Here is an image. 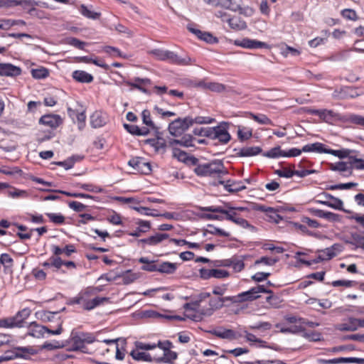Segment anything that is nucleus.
I'll return each instance as SVG.
<instances>
[{"label": "nucleus", "instance_id": "nucleus-1", "mask_svg": "<svg viewBox=\"0 0 364 364\" xmlns=\"http://www.w3.org/2000/svg\"><path fill=\"white\" fill-rule=\"evenodd\" d=\"M38 318L43 321H55L56 326L48 325L42 326L38 324L37 322L33 321L30 323L28 326L27 336H30L34 338H40L45 336V333L51 335H60L62 333L63 329V320L58 315V312H51L48 311H42L37 314Z\"/></svg>", "mask_w": 364, "mask_h": 364}, {"label": "nucleus", "instance_id": "nucleus-2", "mask_svg": "<svg viewBox=\"0 0 364 364\" xmlns=\"http://www.w3.org/2000/svg\"><path fill=\"white\" fill-rule=\"evenodd\" d=\"M101 291L100 287H88L82 290L76 296L70 299L68 304H79L85 311H91L106 302H108V297L97 296V294Z\"/></svg>", "mask_w": 364, "mask_h": 364}, {"label": "nucleus", "instance_id": "nucleus-3", "mask_svg": "<svg viewBox=\"0 0 364 364\" xmlns=\"http://www.w3.org/2000/svg\"><path fill=\"white\" fill-rule=\"evenodd\" d=\"M214 121L215 119L210 117L198 116L193 118L188 116L183 119L179 117L169 124L168 131L171 135L177 136L188 130L193 124H211Z\"/></svg>", "mask_w": 364, "mask_h": 364}, {"label": "nucleus", "instance_id": "nucleus-4", "mask_svg": "<svg viewBox=\"0 0 364 364\" xmlns=\"http://www.w3.org/2000/svg\"><path fill=\"white\" fill-rule=\"evenodd\" d=\"M196 174L200 177H212L220 178L222 176L228 173L223 163L215 160L210 163L198 164L194 169Z\"/></svg>", "mask_w": 364, "mask_h": 364}, {"label": "nucleus", "instance_id": "nucleus-5", "mask_svg": "<svg viewBox=\"0 0 364 364\" xmlns=\"http://www.w3.org/2000/svg\"><path fill=\"white\" fill-rule=\"evenodd\" d=\"M149 53L159 60H168L171 63L178 65H188L191 64V58L190 57L186 56L182 58L170 50L154 49L149 51Z\"/></svg>", "mask_w": 364, "mask_h": 364}, {"label": "nucleus", "instance_id": "nucleus-6", "mask_svg": "<svg viewBox=\"0 0 364 364\" xmlns=\"http://www.w3.org/2000/svg\"><path fill=\"white\" fill-rule=\"evenodd\" d=\"M260 293H272V291L268 289L265 285H257L250 290L243 291L237 295L238 303L245 301H252L260 297Z\"/></svg>", "mask_w": 364, "mask_h": 364}, {"label": "nucleus", "instance_id": "nucleus-7", "mask_svg": "<svg viewBox=\"0 0 364 364\" xmlns=\"http://www.w3.org/2000/svg\"><path fill=\"white\" fill-rule=\"evenodd\" d=\"M200 210H201L202 211H207L225 215V219L232 222L233 221V220H235L236 218L240 216L238 213L235 210V208L230 206L229 203H226L225 205V208L221 206H208L200 208Z\"/></svg>", "mask_w": 364, "mask_h": 364}, {"label": "nucleus", "instance_id": "nucleus-8", "mask_svg": "<svg viewBox=\"0 0 364 364\" xmlns=\"http://www.w3.org/2000/svg\"><path fill=\"white\" fill-rule=\"evenodd\" d=\"M169 237L167 233L157 232L155 235L149 236L146 238L137 240L136 241V245L141 248L145 249L146 246H156L161 244L164 240Z\"/></svg>", "mask_w": 364, "mask_h": 364}, {"label": "nucleus", "instance_id": "nucleus-9", "mask_svg": "<svg viewBox=\"0 0 364 364\" xmlns=\"http://www.w3.org/2000/svg\"><path fill=\"white\" fill-rule=\"evenodd\" d=\"M128 165L142 174H149L151 171V164L142 157H133L128 161Z\"/></svg>", "mask_w": 364, "mask_h": 364}, {"label": "nucleus", "instance_id": "nucleus-10", "mask_svg": "<svg viewBox=\"0 0 364 364\" xmlns=\"http://www.w3.org/2000/svg\"><path fill=\"white\" fill-rule=\"evenodd\" d=\"M200 277L203 279H209L212 277L216 279L226 278L230 276V273L225 269H205L201 268L199 270Z\"/></svg>", "mask_w": 364, "mask_h": 364}, {"label": "nucleus", "instance_id": "nucleus-11", "mask_svg": "<svg viewBox=\"0 0 364 364\" xmlns=\"http://www.w3.org/2000/svg\"><path fill=\"white\" fill-rule=\"evenodd\" d=\"M31 314V310L29 308H24L18 311L14 316H10L11 327H23L26 320L29 317Z\"/></svg>", "mask_w": 364, "mask_h": 364}, {"label": "nucleus", "instance_id": "nucleus-12", "mask_svg": "<svg viewBox=\"0 0 364 364\" xmlns=\"http://www.w3.org/2000/svg\"><path fill=\"white\" fill-rule=\"evenodd\" d=\"M235 45L249 49L268 48L269 46L264 42L247 38L242 40H235Z\"/></svg>", "mask_w": 364, "mask_h": 364}, {"label": "nucleus", "instance_id": "nucleus-13", "mask_svg": "<svg viewBox=\"0 0 364 364\" xmlns=\"http://www.w3.org/2000/svg\"><path fill=\"white\" fill-rule=\"evenodd\" d=\"M318 197L324 198H331L332 202L326 201V200H316V203L325 205L328 207H330V208H334L336 210H342L343 203L341 199L336 198L333 196H332L331 194L326 193V192L321 193V194L318 195Z\"/></svg>", "mask_w": 364, "mask_h": 364}, {"label": "nucleus", "instance_id": "nucleus-14", "mask_svg": "<svg viewBox=\"0 0 364 364\" xmlns=\"http://www.w3.org/2000/svg\"><path fill=\"white\" fill-rule=\"evenodd\" d=\"M36 5V3L34 0H0V6L15 7L21 6L23 9H26L30 6L33 7ZM34 9V8H32L29 12Z\"/></svg>", "mask_w": 364, "mask_h": 364}, {"label": "nucleus", "instance_id": "nucleus-15", "mask_svg": "<svg viewBox=\"0 0 364 364\" xmlns=\"http://www.w3.org/2000/svg\"><path fill=\"white\" fill-rule=\"evenodd\" d=\"M210 139H217L221 144H225L230 141L231 136L224 127L217 126L213 127Z\"/></svg>", "mask_w": 364, "mask_h": 364}, {"label": "nucleus", "instance_id": "nucleus-16", "mask_svg": "<svg viewBox=\"0 0 364 364\" xmlns=\"http://www.w3.org/2000/svg\"><path fill=\"white\" fill-rule=\"evenodd\" d=\"M39 123L52 129H55L63 123V120L58 114H46L40 118Z\"/></svg>", "mask_w": 364, "mask_h": 364}, {"label": "nucleus", "instance_id": "nucleus-17", "mask_svg": "<svg viewBox=\"0 0 364 364\" xmlns=\"http://www.w3.org/2000/svg\"><path fill=\"white\" fill-rule=\"evenodd\" d=\"M341 251V245L334 244L331 247L321 250L317 261L330 260L337 255L336 252Z\"/></svg>", "mask_w": 364, "mask_h": 364}, {"label": "nucleus", "instance_id": "nucleus-18", "mask_svg": "<svg viewBox=\"0 0 364 364\" xmlns=\"http://www.w3.org/2000/svg\"><path fill=\"white\" fill-rule=\"evenodd\" d=\"M194 141H196L195 138H193L191 135L186 134L183 136L180 139H171L168 141L169 146H176L178 145L184 146V147H192L195 146L193 143Z\"/></svg>", "mask_w": 364, "mask_h": 364}, {"label": "nucleus", "instance_id": "nucleus-19", "mask_svg": "<svg viewBox=\"0 0 364 364\" xmlns=\"http://www.w3.org/2000/svg\"><path fill=\"white\" fill-rule=\"evenodd\" d=\"M21 69L10 63L0 64V75L15 77L20 75Z\"/></svg>", "mask_w": 364, "mask_h": 364}, {"label": "nucleus", "instance_id": "nucleus-20", "mask_svg": "<svg viewBox=\"0 0 364 364\" xmlns=\"http://www.w3.org/2000/svg\"><path fill=\"white\" fill-rule=\"evenodd\" d=\"M70 341L71 346L67 350L69 351H81L82 353H87V347L84 344L82 337L81 336L72 334Z\"/></svg>", "mask_w": 364, "mask_h": 364}, {"label": "nucleus", "instance_id": "nucleus-21", "mask_svg": "<svg viewBox=\"0 0 364 364\" xmlns=\"http://www.w3.org/2000/svg\"><path fill=\"white\" fill-rule=\"evenodd\" d=\"M255 210L265 213L270 221L279 223L282 220V217L277 213V210L274 208L267 207L263 205H257L255 207Z\"/></svg>", "mask_w": 364, "mask_h": 364}, {"label": "nucleus", "instance_id": "nucleus-22", "mask_svg": "<svg viewBox=\"0 0 364 364\" xmlns=\"http://www.w3.org/2000/svg\"><path fill=\"white\" fill-rule=\"evenodd\" d=\"M320 119L326 123L333 124L337 121L344 122V116L333 112V110L322 109Z\"/></svg>", "mask_w": 364, "mask_h": 364}, {"label": "nucleus", "instance_id": "nucleus-23", "mask_svg": "<svg viewBox=\"0 0 364 364\" xmlns=\"http://www.w3.org/2000/svg\"><path fill=\"white\" fill-rule=\"evenodd\" d=\"M208 333L220 338L230 340L235 338V332L233 330L226 329L223 327L210 330Z\"/></svg>", "mask_w": 364, "mask_h": 364}, {"label": "nucleus", "instance_id": "nucleus-24", "mask_svg": "<svg viewBox=\"0 0 364 364\" xmlns=\"http://www.w3.org/2000/svg\"><path fill=\"white\" fill-rule=\"evenodd\" d=\"M107 115L101 111H96L90 116V124L93 128H100L107 123Z\"/></svg>", "mask_w": 364, "mask_h": 364}, {"label": "nucleus", "instance_id": "nucleus-25", "mask_svg": "<svg viewBox=\"0 0 364 364\" xmlns=\"http://www.w3.org/2000/svg\"><path fill=\"white\" fill-rule=\"evenodd\" d=\"M196 86L205 90H209L210 91L216 92H223L225 90V85L216 82H206L202 80L197 83Z\"/></svg>", "mask_w": 364, "mask_h": 364}, {"label": "nucleus", "instance_id": "nucleus-26", "mask_svg": "<svg viewBox=\"0 0 364 364\" xmlns=\"http://www.w3.org/2000/svg\"><path fill=\"white\" fill-rule=\"evenodd\" d=\"M178 267V264L170 262L159 261L158 272L165 274H174Z\"/></svg>", "mask_w": 364, "mask_h": 364}, {"label": "nucleus", "instance_id": "nucleus-27", "mask_svg": "<svg viewBox=\"0 0 364 364\" xmlns=\"http://www.w3.org/2000/svg\"><path fill=\"white\" fill-rule=\"evenodd\" d=\"M358 318L350 317L348 319L338 325V329L343 331H355L359 328Z\"/></svg>", "mask_w": 364, "mask_h": 364}, {"label": "nucleus", "instance_id": "nucleus-28", "mask_svg": "<svg viewBox=\"0 0 364 364\" xmlns=\"http://www.w3.org/2000/svg\"><path fill=\"white\" fill-rule=\"evenodd\" d=\"M52 252L55 256L65 255L66 257H70L72 253L76 252V248L75 245L72 244L67 245L63 248L57 245H53Z\"/></svg>", "mask_w": 364, "mask_h": 364}, {"label": "nucleus", "instance_id": "nucleus-29", "mask_svg": "<svg viewBox=\"0 0 364 364\" xmlns=\"http://www.w3.org/2000/svg\"><path fill=\"white\" fill-rule=\"evenodd\" d=\"M134 81V82L129 84L133 87L138 89L145 94H150V92L146 88V86L150 85L151 84L150 79L135 77Z\"/></svg>", "mask_w": 364, "mask_h": 364}, {"label": "nucleus", "instance_id": "nucleus-30", "mask_svg": "<svg viewBox=\"0 0 364 364\" xmlns=\"http://www.w3.org/2000/svg\"><path fill=\"white\" fill-rule=\"evenodd\" d=\"M139 262L144 264V265L141 267V270L149 272H158V260L149 261L147 257H140L139 259Z\"/></svg>", "mask_w": 364, "mask_h": 364}, {"label": "nucleus", "instance_id": "nucleus-31", "mask_svg": "<svg viewBox=\"0 0 364 364\" xmlns=\"http://www.w3.org/2000/svg\"><path fill=\"white\" fill-rule=\"evenodd\" d=\"M73 79L82 83H90L93 81V76L83 70H75L72 75Z\"/></svg>", "mask_w": 364, "mask_h": 364}, {"label": "nucleus", "instance_id": "nucleus-32", "mask_svg": "<svg viewBox=\"0 0 364 364\" xmlns=\"http://www.w3.org/2000/svg\"><path fill=\"white\" fill-rule=\"evenodd\" d=\"M229 26L235 31H240L247 28V24L240 16H233L227 18Z\"/></svg>", "mask_w": 364, "mask_h": 364}, {"label": "nucleus", "instance_id": "nucleus-33", "mask_svg": "<svg viewBox=\"0 0 364 364\" xmlns=\"http://www.w3.org/2000/svg\"><path fill=\"white\" fill-rule=\"evenodd\" d=\"M140 350L134 349L130 352V355L132 358L137 361H154V357H152L149 353L145 352H140Z\"/></svg>", "mask_w": 364, "mask_h": 364}, {"label": "nucleus", "instance_id": "nucleus-34", "mask_svg": "<svg viewBox=\"0 0 364 364\" xmlns=\"http://www.w3.org/2000/svg\"><path fill=\"white\" fill-rule=\"evenodd\" d=\"M210 308L205 311H202L201 314L205 316H210L213 314V311L217 309H220L223 307L222 301L220 300V297L218 298H212L209 301Z\"/></svg>", "mask_w": 364, "mask_h": 364}, {"label": "nucleus", "instance_id": "nucleus-35", "mask_svg": "<svg viewBox=\"0 0 364 364\" xmlns=\"http://www.w3.org/2000/svg\"><path fill=\"white\" fill-rule=\"evenodd\" d=\"M310 212L315 216L325 218L328 220H336L338 218V215L331 212H326L323 210L311 208Z\"/></svg>", "mask_w": 364, "mask_h": 364}, {"label": "nucleus", "instance_id": "nucleus-36", "mask_svg": "<svg viewBox=\"0 0 364 364\" xmlns=\"http://www.w3.org/2000/svg\"><path fill=\"white\" fill-rule=\"evenodd\" d=\"M262 152V149L259 146H246L239 149L237 154L240 156H252Z\"/></svg>", "mask_w": 364, "mask_h": 364}, {"label": "nucleus", "instance_id": "nucleus-37", "mask_svg": "<svg viewBox=\"0 0 364 364\" xmlns=\"http://www.w3.org/2000/svg\"><path fill=\"white\" fill-rule=\"evenodd\" d=\"M177 353L171 350V348L164 352L163 356L154 357V361L156 363H169L177 358Z\"/></svg>", "mask_w": 364, "mask_h": 364}, {"label": "nucleus", "instance_id": "nucleus-38", "mask_svg": "<svg viewBox=\"0 0 364 364\" xmlns=\"http://www.w3.org/2000/svg\"><path fill=\"white\" fill-rule=\"evenodd\" d=\"M68 112L70 117H73V115L76 116V119L78 123V129L80 130H82L84 129L85 126V120H86V115L85 112H76L74 109L71 108H68Z\"/></svg>", "mask_w": 364, "mask_h": 364}, {"label": "nucleus", "instance_id": "nucleus-39", "mask_svg": "<svg viewBox=\"0 0 364 364\" xmlns=\"http://www.w3.org/2000/svg\"><path fill=\"white\" fill-rule=\"evenodd\" d=\"M304 152H317V153H326V148L324 145L319 142L314 144H306L302 148Z\"/></svg>", "mask_w": 364, "mask_h": 364}, {"label": "nucleus", "instance_id": "nucleus-40", "mask_svg": "<svg viewBox=\"0 0 364 364\" xmlns=\"http://www.w3.org/2000/svg\"><path fill=\"white\" fill-rule=\"evenodd\" d=\"M248 117L253 119L254 121L257 122L259 124H264V125H272V120L265 114H255L252 112H249L247 114Z\"/></svg>", "mask_w": 364, "mask_h": 364}, {"label": "nucleus", "instance_id": "nucleus-41", "mask_svg": "<svg viewBox=\"0 0 364 364\" xmlns=\"http://www.w3.org/2000/svg\"><path fill=\"white\" fill-rule=\"evenodd\" d=\"M218 183L220 184H223L225 190L230 193L237 192L245 188V186H241L240 183H231L230 180L227 181L225 183L223 181L219 180Z\"/></svg>", "mask_w": 364, "mask_h": 364}, {"label": "nucleus", "instance_id": "nucleus-42", "mask_svg": "<svg viewBox=\"0 0 364 364\" xmlns=\"http://www.w3.org/2000/svg\"><path fill=\"white\" fill-rule=\"evenodd\" d=\"M332 364H339V363H354L358 364H364V358H336L331 359Z\"/></svg>", "mask_w": 364, "mask_h": 364}, {"label": "nucleus", "instance_id": "nucleus-43", "mask_svg": "<svg viewBox=\"0 0 364 364\" xmlns=\"http://www.w3.org/2000/svg\"><path fill=\"white\" fill-rule=\"evenodd\" d=\"M348 164L350 166V168L364 170V159H358L355 156H349Z\"/></svg>", "mask_w": 364, "mask_h": 364}, {"label": "nucleus", "instance_id": "nucleus-44", "mask_svg": "<svg viewBox=\"0 0 364 364\" xmlns=\"http://www.w3.org/2000/svg\"><path fill=\"white\" fill-rule=\"evenodd\" d=\"M79 11L82 15H83L84 16H85L88 18H91V19H97L100 16V14L90 10L84 4H82L80 6Z\"/></svg>", "mask_w": 364, "mask_h": 364}, {"label": "nucleus", "instance_id": "nucleus-45", "mask_svg": "<svg viewBox=\"0 0 364 364\" xmlns=\"http://www.w3.org/2000/svg\"><path fill=\"white\" fill-rule=\"evenodd\" d=\"M46 215L55 225H62L65 223V218L61 213H46Z\"/></svg>", "mask_w": 364, "mask_h": 364}, {"label": "nucleus", "instance_id": "nucleus-46", "mask_svg": "<svg viewBox=\"0 0 364 364\" xmlns=\"http://www.w3.org/2000/svg\"><path fill=\"white\" fill-rule=\"evenodd\" d=\"M302 333V336L309 341L317 342L323 340L321 333L319 332L314 331L306 332L304 331Z\"/></svg>", "mask_w": 364, "mask_h": 364}, {"label": "nucleus", "instance_id": "nucleus-47", "mask_svg": "<svg viewBox=\"0 0 364 364\" xmlns=\"http://www.w3.org/2000/svg\"><path fill=\"white\" fill-rule=\"evenodd\" d=\"M141 116H142V121L144 124L149 127L152 129H154V130L158 129V128L156 127V125L151 120V113L149 110L144 109L141 113Z\"/></svg>", "mask_w": 364, "mask_h": 364}, {"label": "nucleus", "instance_id": "nucleus-48", "mask_svg": "<svg viewBox=\"0 0 364 364\" xmlns=\"http://www.w3.org/2000/svg\"><path fill=\"white\" fill-rule=\"evenodd\" d=\"M294 165L292 166V168L290 167H284L281 169L276 170L274 173L279 177L289 178L294 176Z\"/></svg>", "mask_w": 364, "mask_h": 364}, {"label": "nucleus", "instance_id": "nucleus-49", "mask_svg": "<svg viewBox=\"0 0 364 364\" xmlns=\"http://www.w3.org/2000/svg\"><path fill=\"white\" fill-rule=\"evenodd\" d=\"M263 156L272 159L278 158L284 156V151L281 149L280 146H277L264 153Z\"/></svg>", "mask_w": 364, "mask_h": 364}, {"label": "nucleus", "instance_id": "nucleus-50", "mask_svg": "<svg viewBox=\"0 0 364 364\" xmlns=\"http://www.w3.org/2000/svg\"><path fill=\"white\" fill-rule=\"evenodd\" d=\"M65 346H66V344L65 343V342H60V341H54L53 342L46 341L43 345V348L49 350L64 348Z\"/></svg>", "mask_w": 364, "mask_h": 364}, {"label": "nucleus", "instance_id": "nucleus-51", "mask_svg": "<svg viewBox=\"0 0 364 364\" xmlns=\"http://www.w3.org/2000/svg\"><path fill=\"white\" fill-rule=\"evenodd\" d=\"M350 151L348 149H341V150H333L331 149H326V154H330L335 156H338L340 159H344L349 156Z\"/></svg>", "mask_w": 364, "mask_h": 364}, {"label": "nucleus", "instance_id": "nucleus-52", "mask_svg": "<svg viewBox=\"0 0 364 364\" xmlns=\"http://www.w3.org/2000/svg\"><path fill=\"white\" fill-rule=\"evenodd\" d=\"M33 77L36 79H43L48 76V70L45 68L33 69L31 70Z\"/></svg>", "mask_w": 364, "mask_h": 364}, {"label": "nucleus", "instance_id": "nucleus-53", "mask_svg": "<svg viewBox=\"0 0 364 364\" xmlns=\"http://www.w3.org/2000/svg\"><path fill=\"white\" fill-rule=\"evenodd\" d=\"M349 121L355 124L364 126V117L358 114H350L348 117L344 116V122Z\"/></svg>", "mask_w": 364, "mask_h": 364}, {"label": "nucleus", "instance_id": "nucleus-54", "mask_svg": "<svg viewBox=\"0 0 364 364\" xmlns=\"http://www.w3.org/2000/svg\"><path fill=\"white\" fill-rule=\"evenodd\" d=\"M269 294L270 295L266 298V301L269 304V306L272 308H279L282 302L280 299L274 295L273 292Z\"/></svg>", "mask_w": 364, "mask_h": 364}, {"label": "nucleus", "instance_id": "nucleus-55", "mask_svg": "<svg viewBox=\"0 0 364 364\" xmlns=\"http://www.w3.org/2000/svg\"><path fill=\"white\" fill-rule=\"evenodd\" d=\"M173 149V156L178 161L185 162L188 159L187 154L176 146H171Z\"/></svg>", "mask_w": 364, "mask_h": 364}, {"label": "nucleus", "instance_id": "nucleus-56", "mask_svg": "<svg viewBox=\"0 0 364 364\" xmlns=\"http://www.w3.org/2000/svg\"><path fill=\"white\" fill-rule=\"evenodd\" d=\"M342 16L348 20L356 21L358 19V15L355 10L350 9H345L341 11Z\"/></svg>", "mask_w": 364, "mask_h": 364}, {"label": "nucleus", "instance_id": "nucleus-57", "mask_svg": "<svg viewBox=\"0 0 364 364\" xmlns=\"http://www.w3.org/2000/svg\"><path fill=\"white\" fill-rule=\"evenodd\" d=\"M213 127L195 129L193 130V133L196 135H198V136H206V137L210 139L211 134L213 132Z\"/></svg>", "mask_w": 364, "mask_h": 364}, {"label": "nucleus", "instance_id": "nucleus-58", "mask_svg": "<svg viewBox=\"0 0 364 364\" xmlns=\"http://www.w3.org/2000/svg\"><path fill=\"white\" fill-rule=\"evenodd\" d=\"M279 261L277 258H272L268 257H262L259 259H257L255 262V264H264L266 265H274Z\"/></svg>", "mask_w": 364, "mask_h": 364}, {"label": "nucleus", "instance_id": "nucleus-59", "mask_svg": "<svg viewBox=\"0 0 364 364\" xmlns=\"http://www.w3.org/2000/svg\"><path fill=\"white\" fill-rule=\"evenodd\" d=\"M148 142L154 146L156 151L164 149L166 147V143L161 138H158L157 139H149L148 140Z\"/></svg>", "mask_w": 364, "mask_h": 364}, {"label": "nucleus", "instance_id": "nucleus-60", "mask_svg": "<svg viewBox=\"0 0 364 364\" xmlns=\"http://www.w3.org/2000/svg\"><path fill=\"white\" fill-rule=\"evenodd\" d=\"M357 282L355 281L351 280H336L332 282L331 285L334 287H353Z\"/></svg>", "mask_w": 364, "mask_h": 364}, {"label": "nucleus", "instance_id": "nucleus-61", "mask_svg": "<svg viewBox=\"0 0 364 364\" xmlns=\"http://www.w3.org/2000/svg\"><path fill=\"white\" fill-rule=\"evenodd\" d=\"M247 340L252 343H255L258 344V346L265 348L267 347V342L264 341H262L259 338H257L254 334L252 333H247L246 335Z\"/></svg>", "mask_w": 364, "mask_h": 364}, {"label": "nucleus", "instance_id": "nucleus-62", "mask_svg": "<svg viewBox=\"0 0 364 364\" xmlns=\"http://www.w3.org/2000/svg\"><path fill=\"white\" fill-rule=\"evenodd\" d=\"M135 223L138 225L139 231L143 233L148 232L151 229V223L149 221L139 219Z\"/></svg>", "mask_w": 364, "mask_h": 364}, {"label": "nucleus", "instance_id": "nucleus-63", "mask_svg": "<svg viewBox=\"0 0 364 364\" xmlns=\"http://www.w3.org/2000/svg\"><path fill=\"white\" fill-rule=\"evenodd\" d=\"M14 260L9 254L4 253L0 257V266L3 264L5 267H10L13 265Z\"/></svg>", "mask_w": 364, "mask_h": 364}, {"label": "nucleus", "instance_id": "nucleus-64", "mask_svg": "<svg viewBox=\"0 0 364 364\" xmlns=\"http://www.w3.org/2000/svg\"><path fill=\"white\" fill-rule=\"evenodd\" d=\"M352 244L364 250V237L358 234L353 235Z\"/></svg>", "mask_w": 364, "mask_h": 364}]
</instances>
